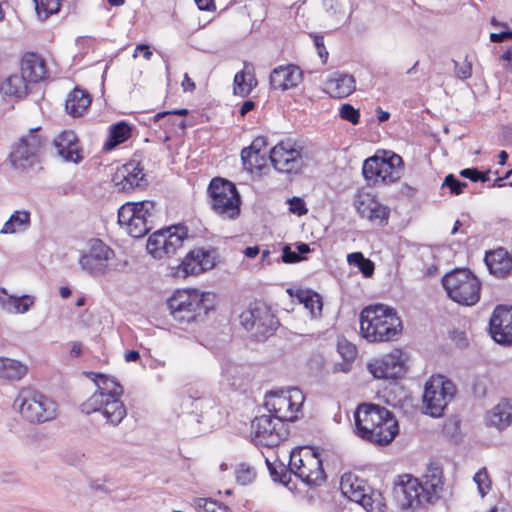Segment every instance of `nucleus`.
<instances>
[{
    "label": "nucleus",
    "instance_id": "obj_1",
    "mask_svg": "<svg viewBox=\"0 0 512 512\" xmlns=\"http://www.w3.org/2000/svg\"><path fill=\"white\" fill-rule=\"evenodd\" d=\"M443 489L442 469L430 464L421 479L409 474L398 476L393 487V498L402 510L416 509L425 503H433Z\"/></svg>",
    "mask_w": 512,
    "mask_h": 512
},
{
    "label": "nucleus",
    "instance_id": "obj_2",
    "mask_svg": "<svg viewBox=\"0 0 512 512\" xmlns=\"http://www.w3.org/2000/svg\"><path fill=\"white\" fill-rule=\"evenodd\" d=\"M355 434L376 446L390 444L399 433V425L394 414L387 408L362 403L354 412Z\"/></svg>",
    "mask_w": 512,
    "mask_h": 512
},
{
    "label": "nucleus",
    "instance_id": "obj_3",
    "mask_svg": "<svg viewBox=\"0 0 512 512\" xmlns=\"http://www.w3.org/2000/svg\"><path fill=\"white\" fill-rule=\"evenodd\" d=\"M360 332L372 343L393 341L402 332V321L391 307L383 304L368 306L360 313Z\"/></svg>",
    "mask_w": 512,
    "mask_h": 512
},
{
    "label": "nucleus",
    "instance_id": "obj_4",
    "mask_svg": "<svg viewBox=\"0 0 512 512\" xmlns=\"http://www.w3.org/2000/svg\"><path fill=\"white\" fill-rule=\"evenodd\" d=\"M214 295L198 290H178L168 300V308L179 325H189L205 321L214 309Z\"/></svg>",
    "mask_w": 512,
    "mask_h": 512
},
{
    "label": "nucleus",
    "instance_id": "obj_5",
    "mask_svg": "<svg viewBox=\"0 0 512 512\" xmlns=\"http://www.w3.org/2000/svg\"><path fill=\"white\" fill-rule=\"evenodd\" d=\"M442 285L448 297L461 305L472 306L480 299L481 283L467 268L447 273L442 278Z\"/></svg>",
    "mask_w": 512,
    "mask_h": 512
},
{
    "label": "nucleus",
    "instance_id": "obj_6",
    "mask_svg": "<svg viewBox=\"0 0 512 512\" xmlns=\"http://www.w3.org/2000/svg\"><path fill=\"white\" fill-rule=\"evenodd\" d=\"M21 416L30 423H44L56 417L57 404L46 395L29 389H22L14 401Z\"/></svg>",
    "mask_w": 512,
    "mask_h": 512
},
{
    "label": "nucleus",
    "instance_id": "obj_7",
    "mask_svg": "<svg viewBox=\"0 0 512 512\" xmlns=\"http://www.w3.org/2000/svg\"><path fill=\"white\" fill-rule=\"evenodd\" d=\"M208 194L212 210L221 217L233 220L240 215L241 197L231 181L213 178L208 186Z\"/></svg>",
    "mask_w": 512,
    "mask_h": 512
},
{
    "label": "nucleus",
    "instance_id": "obj_8",
    "mask_svg": "<svg viewBox=\"0 0 512 512\" xmlns=\"http://www.w3.org/2000/svg\"><path fill=\"white\" fill-rule=\"evenodd\" d=\"M455 394L456 386L451 380L441 375L432 377L425 384L423 394L425 413L434 418L441 417Z\"/></svg>",
    "mask_w": 512,
    "mask_h": 512
},
{
    "label": "nucleus",
    "instance_id": "obj_9",
    "mask_svg": "<svg viewBox=\"0 0 512 512\" xmlns=\"http://www.w3.org/2000/svg\"><path fill=\"white\" fill-rule=\"evenodd\" d=\"M240 322L247 331L258 341L271 336L279 322L270 308L264 303H254L240 314Z\"/></svg>",
    "mask_w": 512,
    "mask_h": 512
},
{
    "label": "nucleus",
    "instance_id": "obj_10",
    "mask_svg": "<svg viewBox=\"0 0 512 512\" xmlns=\"http://www.w3.org/2000/svg\"><path fill=\"white\" fill-rule=\"evenodd\" d=\"M188 229L184 225H176L167 229H160L151 234L147 241V251L154 257L161 259L170 257L182 247L187 238Z\"/></svg>",
    "mask_w": 512,
    "mask_h": 512
},
{
    "label": "nucleus",
    "instance_id": "obj_11",
    "mask_svg": "<svg viewBox=\"0 0 512 512\" xmlns=\"http://www.w3.org/2000/svg\"><path fill=\"white\" fill-rule=\"evenodd\" d=\"M44 146V139L39 134V128L31 129L26 136L12 146L9 154L10 162L16 169L26 170L39 162V156Z\"/></svg>",
    "mask_w": 512,
    "mask_h": 512
},
{
    "label": "nucleus",
    "instance_id": "obj_12",
    "mask_svg": "<svg viewBox=\"0 0 512 512\" xmlns=\"http://www.w3.org/2000/svg\"><path fill=\"white\" fill-rule=\"evenodd\" d=\"M114 251L100 239H93L88 253L79 258L81 269L93 277L107 274L110 270L109 261L114 258Z\"/></svg>",
    "mask_w": 512,
    "mask_h": 512
},
{
    "label": "nucleus",
    "instance_id": "obj_13",
    "mask_svg": "<svg viewBox=\"0 0 512 512\" xmlns=\"http://www.w3.org/2000/svg\"><path fill=\"white\" fill-rule=\"evenodd\" d=\"M85 375L96 384L97 390L81 404L83 413H94L95 407L101 405L104 398L122 396L123 387L113 377L96 372H85Z\"/></svg>",
    "mask_w": 512,
    "mask_h": 512
},
{
    "label": "nucleus",
    "instance_id": "obj_14",
    "mask_svg": "<svg viewBox=\"0 0 512 512\" xmlns=\"http://www.w3.org/2000/svg\"><path fill=\"white\" fill-rule=\"evenodd\" d=\"M251 427L254 431L255 441L266 447L277 446L287 436L285 424L275 420L272 415H261L256 417Z\"/></svg>",
    "mask_w": 512,
    "mask_h": 512
},
{
    "label": "nucleus",
    "instance_id": "obj_15",
    "mask_svg": "<svg viewBox=\"0 0 512 512\" xmlns=\"http://www.w3.org/2000/svg\"><path fill=\"white\" fill-rule=\"evenodd\" d=\"M491 338L502 346L512 345V306L497 305L489 320Z\"/></svg>",
    "mask_w": 512,
    "mask_h": 512
},
{
    "label": "nucleus",
    "instance_id": "obj_16",
    "mask_svg": "<svg viewBox=\"0 0 512 512\" xmlns=\"http://www.w3.org/2000/svg\"><path fill=\"white\" fill-rule=\"evenodd\" d=\"M270 160L274 168L284 173H298L303 167L301 152L289 142H280L270 151Z\"/></svg>",
    "mask_w": 512,
    "mask_h": 512
},
{
    "label": "nucleus",
    "instance_id": "obj_17",
    "mask_svg": "<svg viewBox=\"0 0 512 512\" xmlns=\"http://www.w3.org/2000/svg\"><path fill=\"white\" fill-rule=\"evenodd\" d=\"M370 373L378 379H398L404 375L406 368L402 351L395 349L390 354L368 364Z\"/></svg>",
    "mask_w": 512,
    "mask_h": 512
},
{
    "label": "nucleus",
    "instance_id": "obj_18",
    "mask_svg": "<svg viewBox=\"0 0 512 512\" xmlns=\"http://www.w3.org/2000/svg\"><path fill=\"white\" fill-rule=\"evenodd\" d=\"M292 397V395H287L283 392L270 391L266 394L265 407L275 420H280L282 423L294 421L296 419L294 413L299 410L301 402L292 401Z\"/></svg>",
    "mask_w": 512,
    "mask_h": 512
},
{
    "label": "nucleus",
    "instance_id": "obj_19",
    "mask_svg": "<svg viewBox=\"0 0 512 512\" xmlns=\"http://www.w3.org/2000/svg\"><path fill=\"white\" fill-rule=\"evenodd\" d=\"M214 265L215 262L212 251L198 248L191 250L185 256L178 267L177 273H181L183 277H187L189 275H198L204 271L212 269Z\"/></svg>",
    "mask_w": 512,
    "mask_h": 512
},
{
    "label": "nucleus",
    "instance_id": "obj_20",
    "mask_svg": "<svg viewBox=\"0 0 512 512\" xmlns=\"http://www.w3.org/2000/svg\"><path fill=\"white\" fill-rule=\"evenodd\" d=\"M57 154L67 162L79 163L82 160L81 149L76 134L63 131L53 141Z\"/></svg>",
    "mask_w": 512,
    "mask_h": 512
},
{
    "label": "nucleus",
    "instance_id": "obj_21",
    "mask_svg": "<svg viewBox=\"0 0 512 512\" xmlns=\"http://www.w3.org/2000/svg\"><path fill=\"white\" fill-rule=\"evenodd\" d=\"M302 80V70L296 65L274 68L270 74V85L282 91L296 87Z\"/></svg>",
    "mask_w": 512,
    "mask_h": 512
},
{
    "label": "nucleus",
    "instance_id": "obj_22",
    "mask_svg": "<svg viewBox=\"0 0 512 512\" xmlns=\"http://www.w3.org/2000/svg\"><path fill=\"white\" fill-rule=\"evenodd\" d=\"M485 263L491 274L504 278L512 273V254L504 248L487 252Z\"/></svg>",
    "mask_w": 512,
    "mask_h": 512
},
{
    "label": "nucleus",
    "instance_id": "obj_23",
    "mask_svg": "<svg viewBox=\"0 0 512 512\" xmlns=\"http://www.w3.org/2000/svg\"><path fill=\"white\" fill-rule=\"evenodd\" d=\"M356 209L361 217L367 218L372 222L378 221L379 224L386 223L390 213L387 206L380 204L369 195L362 197L356 202Z\"/></svg>",
    "mask_w": 512,
    "mask_h": 512
},
{
    "label": "nucleus",
    "instance_id": "obj_24",
    "mask_svg": "<svg viewBox=\"0 0 512 512\" xmlns=\"http://www.w3.org/2000/svg\"><path fill=\"white\" fill-rule=\"evenodd\" d=\"M21 74L30 84L43 81L47 77L44 59L35 53H27L21 62Z\"/></svg>",
    "mask_w": 512,
    "mask_h": 512
},
{
    "label": "nucleus",
    "instance_id": "obj_25",
    "mask_svg": "<svg viewBox=\"0 0 512 512\" xmlns=\"http://www.w3.org/2000/svg\"><path fill=\"white\" fill-rule=\"evenodd\" d=\"M183 405L191 408V413L198 417V422L213 418L218 413L216 399L212 397L189 395L183 400Z\"/></svg>",
    "mask_w": 512,
    "mask_h": 512
},
{
    "label": "nucleus",
    "instance_id": "obj_26",
    "mask_svg": "<svg viewBox=\"0 0 512 512\" xmlns=\"http://www.w3.org/2000/svg\"><path fill=\"white\" fill-rule=\"evenodd\" d=\"M94 412H101L107 423L117 426L127 415V410L120 397L104 398L101 405L95 407Z\"/></svg>",
    "mask_w": 512,
    "mask_h": 512
},
{
    "label": "nucleus",
    "instance_id": "obj_27",
    "mask_svg": "<svg viewBox=\"0 0 512 512\" xmlns=\"http://www.w3.org/2000/svg\"><path fill=\"white\" fill-rule=\"evenodd\" d=\"M305 466L303 467V472L305 471L309 474V478L306 477H298L305 484L309 486H317L325 481V472L322 466L321 459L316 455V453H306L305 454Z\"/></svg>",
    "mask_w": 512,
    "mask_h": 512
},
{
    "label": "nucleus",
    "instance_id": "obj_28",
    "mask_svg": "<svg viewBox=\"0 0 512 512\" xmlns=\"http://www.w3.org/2000/svg\"><path fill=\"white\" fill-rule=\"evenodd\" d=\"M91 101V96L86 90L75 88L68 94L65 108L69 115L79 117L88 109Z\"/></svg>",
    "mask_w": 512,
    "mask_h": 512
},
{
    "label": "nucleus",
    "instance_id": "obj_29",
    "mask_svg": "<svg viewBox=\"0 0 512 512\" xmlns=\"http://www.w3.org/2000/svg\"><path fill=\"white\" fill-rule=\"evenodd\" d=\"M123 180L121 181L123 190H129L134 188H144L148 182L143 173V168L140 167V163L131 161L123 166Z\"/></svg>",
    "mask_w": 512,
    "mask_h": 512
},
{
    "label": "nucleus",
    "instance_id": "obj_30",
    "mask_svg": "<svg viewBox=\"0 0 512 512\" xmlns=\"http://www.w3.org/2000/svg\"><path fill=\"white\" fill-rule=\"evenodd\" d=\"M256 84L257 80L254 76L253 65L244 62V69L234 77V94L246 97L251 93Z\"/></svg>",
    "mask_w": 512,
    "mask_h": 512
},
{
    "label": "nucleus",
    "instance_id": "obj_31",
    "mask_svg": "<svg viewBox=\"0 0 512 512\" xmlns=\"http://www.w3.org/2000/svg\"><path fill=\"white\" fill-rule=\"evenodd\" d=\"M403 164L402 158L392 153V155L381 161V171L379 176V185H388L396 182L401 177L400 166Z\"/></svg>",
    "mask_w": 512,
    "mask_h": 512
},
{
    "label": "nucleus",
    "instance_id": "obj_32",
    "mask_svg": "<svg viewBox=\"0 0 512 512\" xmlns=\"http://www.w3.org/2000/svg\"><path fill=\"white\" fill-rule=\"evenodd\" d=\"M327 89L334 98H344L355 90V79L352 75L337 74L327 81Z\"/></svg>",
    "mask_w": 512,
    "mask_h": 512
},
{
    "label": "nucleus",
    "instance_id": "obj_33",
    "mask_svg": "<svg viewBox=\"0 0 512 512\" xmlns=\"http://www.w3.org/2000/svg\"><path fill=\"white\" fill-rule=\"evenodd\" d=\"M131 126L125 122L120 121L109 128V136L104 143L103 149L111 151L118 145L126 142L131 137Z\"/></svg>",
    "mask_w": 512,
    "mask_h": 512
},
{
    "label": "nucleus",
    "instance_id": "obj_34",
    "mask_svg": "<svg viewBox=\"0 0 512 512\" xmlns=\"http://www.w3.org/2000/svg\"><path fill=\"white\" fill-rule=\"evenodd\" d=\"M28 368L18 360L0 357V378L10 381L20 380L27 374Z\"/></svg>",
    "mask_w": 512,
    "mask_h": 512
},
{
    "label": "nucleus",
    "instance_id": "obj_35",
    "mask_svg": "<svg viewBox=\"0 0 512 512\" xmlns=\"http://www.w3.org/2000/svg\"><path fill=\"white\" fill-rule=\"evenodd\" d=\"M29 84L22 74H13L2 83L1 91L5 95L23 98L29 93Z\"/></svg>",
    "mask_w": 512,
    "mask_h": 512
},
{
    "label": "nucleus",
    "instance_id": "obj_36",
    "mask_svg": "<svg viewBox=\"0 0 512 512\" xmlns=\"http://www.w3.org/2000/svg\"><path fill=\"white\" fill-rule=\"evenodd\" d=\"M341 490L345 496L351 501L356 502L363 507L367 508L371 506V497L365 494L361 484H357L355 490H353V484H351V476L342 477L341 479Z\"/></svg>",
    "mask_w": 512,
    "mask_h": 512
},
{
    "label": "nucleus",
    "instance_id": "obj_37",
    "mask_svg": "<svg viewBox=\"0 0 512 512\" xmlns=\"http://www.w3.org/2000/svg\"><path fill=\"white\" fill-rule=\"evenodd\" d=\"M490 425L498 429H504L512 422V405L509 403H499L489 415Z\"/></svg>",
    "mask_w": 512,
    "mask_h": 512
},
{
    "label": "nucleus",
    "instance_id": "obj_38",
    "mask_svg": "<svg viewBox=\"0 0 512 512\" xmlns=\"http://www.w3.org/2000/svg\"><path fill=\"white\" fill-rule=\"evenodd\" d=\"M30 226V212L15 211L5 222L0 233L13 234L17 231L26 230Z\"/></svg>",
    "mask_w": 512,
    "mask_h": 512
},
{
    "label": "nucleus",
    "instance_id": "obj_39",
    "mask_svg": "<svg viewBox=\"0 0 512 512\" xmlns=\"http://www.w3.org/2000/svg\"><path fill=\"white\" fill-rule=\"evenodd\" d=\"M384 158L374 155L366 159L363 163L362 174L369 186L379 185V176L382 168L381 161Z\"/></svg>",
    "mask_w": 512,
    "mask_h": 512
},
{
    "label": "nucleus",
    "instance_id": "obj_40",
    "mask_svg": "<svg viewBox=\"0 0 512 512\" xmlns=\"http://www.w3.org/2000/svg\"><path fill=\"white\" fill-rule=\"evenodd\" d=\"M337 350L345 362L340 364V370L343 372L350 371V364L355 360L357 355L356 346L346 339H341L338 341Z\"/></svg>",
    "mask_w": 512,
    "mask_h": 512
},
{
    "label": "nucleus",
    "instance_id": "obj_41",
    "mask_svg": "<svg viewBox=\"0 0 512 512\" xmlns=\"http://www.w3.org/2000/svg\"><path fill=\"white\" fill-rule=\"evenodd\" d=\"M347 261L350 265L356 266L364 277H371L374 274V263L365 258L361 252H353L348 254Z\"/></svg>",
    "mask_w": 512,
    "mask_h": 512
},
{
    "label": "nucleus",
    "instance_id": "obj_42",
    "mask_svg": "<svg viewBox=\"0 0 512 512\" xmlns=\"http://www.w3.org/2000/svg\"><path fill=\"white\" fill-rule=\"evenodd\" d=\"M269 473L274 482H279L285 486H288L290 482L289 470L287 466L282 462H270L267 458L265 459Z\"/></svg>",
    "mask_w": 512,
    "mask_h": 512
},
{
    "label": "nucleus",
    "instance_id": "obj_43",
    "mask_svg": "<svg viewBox=\"0 0 512 512\" xmlns=\"http://www.w3.org/2000/svg\"><path fill=\"white\" fill-rule=\"evenodd\" d=\"M269 473L274 482H279L285 486H288L290 482L289 470L287 466L282 462H270L267 458L265 459Z\"/></svg>",
    "mask_w": 512,
    "mask_h": 512
},
{
    "label": "nucleus",
    "instance_id": "obj_44",
    "mask_svg": "<svg viewBox=\"0 0 512 512\" xmlns=\"http://www.w3.org/2000/svg\"><path fill=\"white\" fill-rule=\"evenodd\" d=\"M269 473L274 482H279L285 486H288L290 482L289 470L287 466L282 462H270L267 458L265 459Z\"/></svg>",
    "mask_w": 512,
    "mask_h": 512
},
{
    "label": "nucleus",
    "instance_id": "obj_45",
    "mask_svg": "<svg viewBox=\"0 0 512 512\" xmlns=\"http://www.w3.org/2000/svg\"><path fill=\"white\" fill-rule=\"evenodd\" d=\"M38 17L46 20L50 15L55 14L60 9V0H33Z\"/></svg>",
    "mask_w": 512,
    "mask_h": 512
},
{
    "label": "nucleus",
    "instance_id": "obj_46",
    "mask_svg": "<svg viewBox=\"0 0 512 512\" xmlns=\"http://www.w3.org/2000/svg\"><path fill=\"white\" fill-rule=\"evenodd\" d=\"M305 465V455L302 456L300 451H293L290 455L289 464L287 465V470H289V479L291 480L292 474L296 477L309 478V474L305 471L303 472V467Z\"/></svg>",
    "mask_w": 512,
    "mask_h": 512
},
{
    "label": "nucleus",
    "instance_id": "obj_47",
    "mask_svg": "<svg viewBox=\"0 0 512 512\" xmlns=\"http://www.w3.org/2000/svg\"><path fill=\"white\" fill-rule=\"evenodd\" d=\"M151 229L152 223L140 219L139 216H134L130 223L127 225L128 233L133 238H141L145 236Z\"/></svg>",
    "mask_w": 512,
    "mask_h": 512
},
{
    "label": "nucleus",
    "instance_id": "obj_48",
    "mask_svg": "<svg viewBox=\"0 0 512 512\" xmlns=\"http://www.w3.org/2000/svg\"><path fill=\"white\" fill-rule=\"evenodd\" d=\"M132 208L135 211V217L153 223L155 203L152 201L132 202Z\"/></svg>",
    "mask_w": 512,
    "mask_h": 512
},
{
    "label": "nucleus",
    "instance_id": "obj_49",
    "mask_svg": "<svg viewBox=\"0 0 512 512\" xmlns=\"http://www.w3.org/2000/svg\"><path fill=\"white\" fill-rule=\"evenodd\" d=\"M301 302H303L305 308L310 310V313L313 317H316L321 314L322 301H321L319 294L307 293L304 297L301 298Z\"/></svg>",
    "mask_w": 512,
    "mask_h": 512
},
{
    "label": "nucleus",
    "instance_id": "obj_50",
    "mask_svg": "<svg viewBox=\"0 0 512 512\" xmlns=\"http://www.w3.org/2000/svg\"><path fill=\"white\" fill-rule=\"evenodd\" d=\"M1 292L2 295H0V303L2 307L9 312L21 313L19 310L21 308V298L7 294L5 289H2Z\"/></svg>",
    "mask_w": 512,
    "mask_h": 512
},
{
    "label": "nucleus",
    "instance_id": "obj_51",
    "mask_svg": "<svg viewBox=\"0 0 512 512\" xmlns=\"http://www.w3.org/2000/svg\"><path fill=\"white\" fill-rule=\"evenodd\" d=\"M256 476L255 470L246 465L240 464L236 470V481L241 485L250 484Z\"/></svg>",
    "mask_w": 512,
    "mask_h": 512
},
{
    "label": "nucleus",
    "instance_id": "obj_52",
    "mask_svg": "<svg viewBox=\"0 0 512 512\" xmlns=\"http://www.w3.org/2000/svg\"><path fill=\"white\" fill-rule=\"evenodd\" d=\"M467 186L468 184L466 182L460 181L454 174H448L442 184V187H448L450 192L454 195L463 193L464 188Z\"/></svg>",
    "mask_w": 512,
    "mask_h": 512
},
{
    "label": "nucleus",
    "instance_id": "obj_53",
    "mask_svg": "<svg viewBox=\"0 0 512 512\" xmlns=\"http://www.w3.org/2000/svg\"><path fill=\"white\" fill-rule=\"evenodd\" d=\"M339 115L343 120H346L353 125H356L360 121V111L354 108L351 104L345 103L341 106Z\"/></svg>",
    "mask_w": 512,
    "mask_h": 512
},
{
    "label": "nucleus",
    "instance_id": "obj_54",
    "mask_svg": "<svg viewBox=\"0 0 512 512\" xmlns=\"http://www.w3.org/2000/svg\"><path fill=\"white\" fill-rule=\"evenodd\" d=\"M474 481L478 486V490L482 496H485L490 490L491 481L489 479L486 468L480 469L474 476Z\"/></svg>",
    "mask_w": 512,
    "mask_h": 512
},
{
    "label": "nucleus",
    "instance_id": "obj_55",
    "mask_svg": "<svg viewBox=\"0 0 512 512\" xmlns=\"http://www.w3.org/2000/svg\"><path fill=\"white\" fill-rule=\"evenodd\" d=\"M132 208V204L130 202L122 205L118 210V223L121 226H126L130 223V221L135 216V211Z\"/></svg>",
    "mask_w": 512,
    "mask_h": 512
},
{
    "label": "nucleus",
    "instance_id": "obj_56",
    "mask_svg": "<svg viewBox=\"0 0 512 512\" xmlns=\"http://www.w3.org/2000/svg\"><path fill=\"white\" fill-rule=\"evenodd\" d=\"M456 76L461 80H466L472 75V64L467 59L460 64L456 60H452Z\"/></svg>",
    "mask_w": 512,
    "mask_h": 512
},
{
    "label": "nucleus",
    "instance_id": "obj_57",
    "mask_svg": "<svg viewBox=\"0 0 512 512\" xmlns=\"http://www.w3.org/2000/svg\"><path fill=\"white\" fill-rule=\"evenodd\" d=\"M253 158L255 159V153L250 146L242 149L241 160L243 162L245 169L251 172L253 171L254 168L257 167L256 162L253 161Z\"/></svg>",
    "mask_w": 512,
    "mask_h": 512
},
{
    "label": "nucleus",
    "instance_id": "obj_58",
    "mask_svg": "<svg viewBox=\"0 0 512 512\" xmlns=\"http://www.w3.org/2000/svg\"><path fill=\"white\" fill-rule=\"evenodd\" d=\"M344 2L346 0H323V6L327 12L336 15L344 13Z\"/></svg>",
    "mask_w": 512,
    "mask_h": 512
},
{
    "label": "nucleus",
    "instance_id": "obj_59",
    "mask_svg": "<svg viewBox=\"0 0 512 512\" xmlns=\"http://www.w3.org/2000/svg\"><path fill=\"white\" fill-rule=\"evenodd\" d=\"M289 210L298 216L305 215L308 212L305 202L299 197H293L289 200Z\"/></svg>",
    "mask_w": 512,
    "mask_h": 512
},
{
    "label": "nucleus",
    "instance_id": "obj_60",
    "mask_svg": "<svg viewBox=\"0 0 512 512\" xmlns=\"http://www.w3.org/2000/svg\"><path fill=\"white\" fill-rule=\"evenodd\" d=\"M313 40H314V44L317 49L318 55L322 59L323 63H325L328 58V51L324 45V37L322 35H314Z\"/></svg>",
    "mask_w": 512,
    "mask_h": 512
},
{
    "label": "nucleus",
    "instance_id": "obj_61",
    "mask_svg": "<svg viewBox=\"0 0 512 512\" xmlns=\"http://www.w3.org/2000/svg\"><path fill=\"white\" fill-rule=\"evenodd\" d=\"M302 256L297 253V251H292L289 246H284L282 253V261L284 263H296L301 261Z\"/></svg>",
    "mask_w": 512,
    "mask_h": 512
},
{
    "label": "nucleus",
    "instance_id": "obj_62",
    "mask_svg": "<svg viewBox=\"0 0 512 512\" xmlns=\"http://www.w3.org/2000/svg\"><path fill=\"white\" fill-rule=\"evenodd\" d=\"M460 176L471 180L472 182L479 181L480 170L478 168H465L460 171Z\"/></svg>",
    "mask_w": 512,
    "mask_h": 512
},
{
    "label": "nucleus",
    "instance_id": "obj_63",
    "mask_svg": "<svg viewBox=\"0 0 512 512\" xmlns=\"http://www.w3.org/2000/svg\"><path fill=\"white\" fill-rule=\"evenodd\" d=\"M512 40V31H503L500 33H491L490 34V41L493 43H501L505 40Z\"/></svg>",
    "mask_w": 512,
    "mask_h": 512
},
{
    "label": "nucleus",
    "instance_id": "obj_64",
    "mask_svg": "<svg viewBox=\"0 0 512 512\" xmlns=\"http://www.w3.org/2000/svg\"><path fill=\"white\" fill-rule=\"evenodd\" d=\"M266 145V139L264 137H258L256 138L250 147L253 149L255 153V162L258 161V158L261 157L260 152L263 146Z\"/></svg>",
    "mask_w": 512,
    "mask_h": 512
}]
</instances>
